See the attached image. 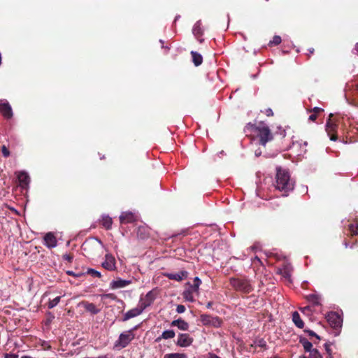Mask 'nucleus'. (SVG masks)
I'll return each instance as SVG.
<instances>
[{
    "label": "nucleus",
    "mask_w": 358,
    "mask_h": 358,
    "mask_svg": "<svg viewBox=\"0 0 358 358\" xmlns=\"http://www.w3.org/2000/svg\"><path fill=\"white\" fill-rule=\"evenodd\" d=\"M229 284L234 289L243 294H249L254 289L250 281L245 278H231Z\"/></svg>",
    "instance_id": "obj_2"
},
{
    "label": "nucleus",
    "mask_w": 358,
    "mask_h": 358,
    "mask_svg": "<svg viewBox=\"0 0 358 358\" xmlns=\"http://www.w3.org/2000/svg\"><path fill=\"white\" fill-rule=\"evenodd\" d=\"M171 326L177 327L180 330L182 331H187L189 327V324L182 318L173 320L171 323Z\"/></svg>",
    "instance_id": "obj_17"
},
{
    "label": "nucleus",
    "mask_w": 358,
    "mask_h": 358,
    "mask_svg": "<svg viewBox=\"0 0 358 358\" xmlns=\"http://www.w3.org/2000/svg\"><path fill=\"white\" fill-rule=\"evenodd\" d=\"M186 308L184 305H178L176 308V312L178 313H182L185 311Z\"/></svg>",
    "instance_id": "obj_45"
},
{
    "label": "nucleus",
    "mask_w": 358,
    "mask_h": 358,
    "mask_svg": "<svg viewBox=\"0 0 358 358\" xmlns=\"http://www.w3.org/2000/svg\"><path fill=\"white\" fill-rule=\"evenodd\" d=\"M86 273L99 278L101 277V273L94 268H87Z\"/></svg>",
    "instance_id": "obj_35"
},
{
    "label": "nucleus",
    "mask_w": 358,
    "mask_h": 358,
    "mask_svg": "<svg viewBox=\"0 0 358 358\" xmlns=\"http://www.w3.org/2000/svg\"><path fill=\"white\" fill-rule=\"evenodd\" d=\"M143 310L139 306L138 308H135L128 310L124 315L122 318V321H127L131 318L136 317L142 313Z\"/></svg>",
    "instance_id": "obj_16"
},
{
    "label": "nucleus",
    "mask_w": 358,
    "mask_h": 358,
    "mask_svg": "<svg viewBox=\"0 0 358 358\" xmlns=\"http://www.w3.org/2000/svg\"><path fill=\"white\" fill-rule=\"evenodd\" d=\"M101 266L107 271H115L117 267L114 256L111 254H106L104 257V261L101 264Z\"/></svg>",
    "instance_id": "obj_11"
},
{
    "label": "nucleus",
    "mask_w": 358,
    "mask_h": 358,
    "mask_svg": "<svg viewBox=\"0 0 358 358\" xmlns=\"http://www.w3.org/2000/svg\"><path fill=\"white\" fill-rule=\"evenodd\" d=\"M160 43L162 44V48H165L166 50H169V47H167V46L164 47V46L163 45L164 42H163V41H162V40H160Z\"/></svg>",
    "instance_id": "obj_53"
},
{
    "label": "nucleus",
    "mask_w": 358,
    "mask_h": 358,
    "mask_svg": "<svg viewBox=\"0 0 358 358\" xmlns=\"http://www.w3.org/2000/svg\"><path fill=\"white\" fill-rule=\"evenodd\" d=\"M175 335H176V334L173 330H172V329L166 330L162 334V335L160 336L157 337L155 339V341L159 342L162 339L166 340V339L173 338L175 337Z\"/></svg>",
    "instance_id": "obj_23"
},
{
    "label": "nucleus",
    "mask_w": 358,
    "mask_h": 358,
    "mask_svg": "<svg viewBox=\"0 0 358 358\" xmlns=\"http://www.w3.org/2000/svg\"><path fill=\"white\" fill-rule=\"evenodd\" d=\"M4 358H18V355L15 354H6Z\"/></svg>",
    "instance_id": "obj_48"
},
{
    "label": "nucleus",
    "mask_w": 358,
    "mask_h": 358,
    "mask_svg": "<svg viewBox=\"0 0 358 358\" xmlns=\"http://www.w3.org/2000/svg\"><path fill=\"white\" fill-rule=\"evenodd\" d=\"M193 34L194 36L198 39L200 43H203V39L201 38V36L203 34V31L201 27V22H196L195 24L194 25L193 29H192Z\"/></svg>",
    "instance_id": "obj_18"
},
{
    "label": "nucleus",
    "mask_w": 358,
    "mask_h": 358,
    "mask_svg": "<svg viewBox=\"0 0 358 358\" xmlns=\"http://www.w3.org/2000/svg\"><path fill=\"white\" fill-rule=\"evenodd\" d=\"M255 343L258 347L266 349V343L263 338L257 340Z\"/></svg>",
    "instance_id": "obj_40"
},
{
    "label": "nucleus",
    "mask_w": 358,
    "mask_h": 358,
    "mask_svg": "<svg viewBox=\"0 0 358 358\" xmlns=\"http://www.w3.org/2000/svg\"><path fill=\"white\" fill-rule=\"evenodd\" d=\"M308 50V52H309V53H310V54L308 55V57H310V54H313V53H314V51H315L314 48H309Z\"/></svg>",
    "instance_id": "obj_51"
},
{
    "label": "nucleus",
    "mask_w": 358,
    "mask_h": 358,
    "mask_svg": "<svg viewBox=\"0 0 358 358\" xmlns=\"http://www.w3.org/2000/svg\"><path fill=\"white\" fill-rule=\"evenodd\" d=\"M136 233L138 238L141 239H146L150 236V229L146 226H139Z\"/></svg>",
    "instance_id": "obj_21"
},
{
    "label": "nucleus",
    "mask_w": 358,
    "mask_h": 358,
    "mask_svg": "<svg viewBox=\"0 0 358 358\" xmlns=\"http://www.w3.org/2000/svg\"><path fill=\"white\" fill-rule=\"evenodd\" d=\"M300 310L302 312V313H306V311H309L310 310V306H306L304 308H300Z\"/></svg>",
    "instance_id": "obj_49"
},
{
    "label": "nucleus",
    "mask_w": 358,
    "mask_h": 358,
    "mask_svg": "<svg viewBox=\"0 0 358 358\" xmlns=\"http://www.w3.org/2000/svg\"><path fill=\"white\" fill-rule=\"evenodd\" d=\"M304 331L308 334L310 336H313L315 337L317 339L320 340V337L317 334H316L313 331L310 329H305Z\"/></svg>",
    "instance_id": "obj_42"
},
{
    "label": "nucleus",
    "mask_w": 358,
    "mask_h": 358,
    "mask_svg": "<svg viewBox=\"0 0 358 358\" xmlns=\"http://www.w3.org/2000/svg\"><path fill=\"white\" fill-rule=\"evenodd\" d=\"M281 43V38L280 36H274L273 39L270 41V45H277Z\"/></svg>",
    "instance_id": "obj_38"
},
{
    "label": "nucleus",
    "mask_w": 358,
    "mask_h": 358,
    "mask_svg": "<svg viewBox=\"0 0 358 358\" xmlns=\"http://www.w3.org/2000/svg\"><path fill=\"white\" fill-rule=\"evenodd\" d=\"M317 115L316 114H314V113H312L310 116H309V120L312 121V122H314L317 120Z\"/></svg>",
    "instance_id": "obj_47"
},
{
    "label": "nucleus",
    "mask_w": 358,
    "mask_h": 358,
    "mask_svg": "<svg viewBox=\"0 0 358 358\" xmlns=\"http://www.w3.org/2000/svg\"><path fill=\"white\" fill-rule=\"evenodd\" d=\"M209 358H221L215 354H209Z\"/></svg>",
    "instance_id": "obj_50"
},
{
    "label": "nucleus",
    "mask_w": 358,
    "mask_h": 358,
    "mask_svg": "<svg viewBox=\"0 0 358 358\" xmlns=\"http://www.w3.org/2000/svg\"><path fill=\"white\" fill-rule=\"evenodd\" d=\"M309 356L307 358H323L320 352L317 349H313L309 352Z\"/></svg>",
    "instance_id": "obj_36"
},
{
    "label": "nucleus",
    "mask_w": 358,
    "mask_h": 358,
    "mask_svg": "<svg viewBox=\"0 0 358 358\" xmlns=\"http://www.w3.org/2000/svg\"><path fill=\"white\" fill-rule=\"evenodd\" d=\"M324 348L329 355L327 358H331V350L330 348V344H329L327 343H325Z\"/></svg>",
    "instance_id": "obj_44"
},
{
    "label": "nucleus",
    "mask_w": 358,
    "mask_h": 358,
    "mask_svg": "<svg viewBox=\"0 0 358 358\" xmlns=\"http://www.w3.org/2000/svg\"><path fill=\"white\" fill-rule=\"evenodd\" d=\"M326 318L328 323L332 328L338 329L341 327L343 320L338 313L336 312H330L327 314Z\"/></svg>",
    "instance_id": "obj_9"
},
{
    "label": "nucleus",
    "mask_w": 358,
    "mask_h": 358,
    "mask_svg": "<svg viewBox=\"0 0 358 358\" xmlns=\"http://www.w3.org/2000/svg\"><path fill=\"white\" fill-rule=\"evenodd\" d=\"M1 151L4 157H8L10 156V151L5 145L1 147Z\"/></svg>",
    "instance_id": "obj_39"
},
{
    "label": "nucleus",
    "mask_w": 358,
    "mask_h": 358,
    "mask_svg": "<svg viewBox=\"0 0 358 358\" xmlns=\"http://www.w3.org/2000/svg\"><path fill=\"white\" fill-rule=\"evenodd\" d=\"M138 328L135 326L134 328L121 333L117 341L114 343L113 349L120 350L128 346L129 343L135 338L134 331Z\"/></svg>",
    "instance_id": "obj_3"
},
{
    "label": "nucleus",
    "mask_w": 358,
    "mask_h": 358,
    "mask_svg": "<svg viewBox=\"0 0 358 358\" xmlns=\"http://www.w3.org/2000/svg\"><path fill=\"white\" fill-rule=\"evenodd\" d=\"M63 259L69 262H72L73 259V255L72 254H64L63 256Z\"/></svg>",
    "instance_id": "obj_41"
},
{
    "label": "nucleus",
    "mask_w": 358,
    "mask_h": 358,
    "mask_svg": "<svg viewBox=\"0 0 358 358\" xmlns=\"http://www.w3.org/2000/svg\"><path fill=\"white\" fill-rule=\"evenodd\" d=\"M299 343L303 345L306 352H310L314 348H313V344L310 341H308L306 338L301 337L299 339Z\"/></svg>",
    "instance_id": "obj_27"
},
{
    "label": "nucleus",
    "mask_w": 358,
    "mask_h": 358,
    "mask_svg": "<svg viewBox=\"0 0 358 358\" xmlns=\"http://www.w3.org/2000/svg\"><path fill=\"white\" fill-rule=\"evenodd\" d=\"M266 116L271 117L273 115V113L271 108H268L262 111Z\"/></svg>",
    "instance_id": "obj_46"
},
{
    "label": "nucleus",
    "mask_w": 358,
    "mask_h": 358,
    "mask_svg": "<svg viewBox=\"0 0 358 358\" xmlns=\"http://www.w3.org/2000/svg\"><path fill=\"white\" fill-rule=\"evenodd\" d=\"M200 321L204 326L213 327L218 328L221 327L222 320L217 316H212L208 314H201L200 315Z\"/></svg>",
    "instance_id": "obj_7"
},
{
    "label": "nucleus",
    "mask_w": 358,
    "mask_h": 358,
    "mask_svg": "<svg viewBox=\"0 0 358 358\" xmlns=\"http://www.w3.org/2000/svg\"><path fill=\"white\" fill-rule=\"evenodd\" d=\"M131 282L130 280H122L121 278H117V280H113L110 282V287L112 289L123 288V287H125L127 285H130Z\"/></svg>",
    "instance_id": "obj_15"
},
{
    "label": "nucleus",
    "mask_w": 358,
    "mask_h": 358,
    "mask_svg": "<svg viewBox=\"0 0 358 358\" xmlns=\"http://www.w3.org/2000/svg\"><path fill=\"white\" fill-rule=\"evenodd\" d=\"M164 358H187V355L185 353L173 352L166 354Z\"/></svg>",
    "instance_id": "obj_32"
},
{
    "label": "nucleus",
    "mask_w": 358,
    "mask_h": 358,
    "mask_svg": "<svg viewBox=\"0 0 358 358\" xmlns=\"http://www.w3.org/2000/svg\"><path fill=\"white\" fill-rule=\"evenodd\" d=\"M259 144L265 145L267 142L273 140V134L269 127L263 122H260L255 128Z\"/></svg>",
    "instance_id": "obj_4"
},
{
    "label": "nucleus",
    "mask_w": 358,
    "mask_h": 358,
    "mask_svg": "<svg viewBox=\"0 0 358 358\" xmlns=\"http://www.w3.org/2000/svg\"><path fill=\"white\" fill-rule=\"evenodd\" d=\"M278 273L288 282H291V270L288 266H285L282 268L279 269Z\"/></svg>",
    "instance_id": "obj_25"
},
{
    "label": "nucleus",
    "mask_w": 358,
    "mask_h": 358,
    "mask_svg": "<svg viewBox=\"0 0 358 358\" xmlns=\"http://www.w3.org/2000/svg\"><path fill=\"white\" fill-rule=\"evenodd\" d=\"M213 306V302L212 301H209L207 305H206V308H210Z\"/></svg>",
    "instance_id": "obj_52"
},
{
    "label": "nucleus",
    "mask_w": 358,
    "mask_h": 358,
    "mask_svg": "<svg viewBox=\"0 0 358 358\" xmlns=\"http://www.w3.org/2000/svg\"><path fill=\"white\" fill-rule=\"evenodd\" d=\"M292 321L294 323V324L298 327V328H300V329H302L304 327V322H303V320H301L299 314L298 312L296 311H294L293 313H292Z\"/></svg>",
    "instance_id": "obj_24"
},
{
    "label": "nucleus",
    "mask_w": 358,
    "mask_h": 358,
    "mask_svg": "<svg viewBox=\"0 0 358 358\" xmlns=\"http://www.w3.org/2000/svg\"><path fill=\"white\" fill-rule=\"evenodd\" d=\"M355 50L358 52V43L356 44Z\"/></svg>",
    "instance_id": "obj_54"
},
{
    "label": "nucleus",
    "mask_w": 358,
    "mask_h": 358,
    "mask_svg": "<svg viewBox=\"0 0 358 358\" xmlns=\"http://www.w3.org/2000/svg\"><path fill=\"white\" fill-rule=\"evenodd\" d=\"M201 284V280L199 277H195L193 283L187 282L186 285L187 288L182 292L183 298L189 302L194 301V294L199 295V286Z\"/></svg>",
    "instance_id": "obj_5"
},
{
    "label": "nucleus",
    "mask_w": 358,
    "mask_h": 358,
    "mask_svg": "<svg viewBox=\"0 0 358 358\" xmlns=\"http://www.w3.org/2000/svg\"><path fill=\"white\" fill-rule=\"evenodd\" d=\"M348 230L350 236H353L358 234V224L357 223H350L348 224Z\"/></svg>",
    "instance_id": "obj_31"
},
{
    "label": "nucleus",
    "mask_w": 358,
    "mask_h": 358,
    "mask_svg": "<svg viewBox=\"0 0 358 358\" xmlns=\"http://www.w3.org/2000/svg\"><path fill=\"white\" fill-rule=\"evenodd\" d=\"M82 304L87 311L91 313L93 315H96L100 312V309L97 308L93 303L83 301Z\"/></svg>",
    "instance_id": "obj_22"
},
{
    "label": "nucleus",
    "mask_w": 358,
    "mask_h": 358,
    "mask_svg": "<svg viewBox=\"0 0 358 358\" xmlns=\"http://www.w3.org/2000/svg\"><path fill=\"white\" fill-rule=\"evenodd\" d=\"M101 245V241L98 239L87 240L83 243L82 250L85 256L92 257L96 255Z\"/></svg>",
    "instance_id": "obj_6"
},
{
    "label": "nucleus",
    "mask_w": 358,
    "mask_h": 358,
    "mask_svg": "<svg viewBox=\"0 0 358 358\" xmlns=\"http://www.w3.org/2000/svg\"><path fill=\"white\" fill-rule=\"evenodd\" d=\"M61 296H57L52 300H50L48 303V308L49 309L53 308L55 306H56L60 301Z\"/></svg>",
    "instance_id": "obj_34"
},
{
    "label": "nucleus",
    "mask_w": 358,
    "mask_h": 358,
    "mask_svg": "<svg viewBox=\"0 0 358 358\" xmlns=\"http://www.w3.org/2000/svg\"><path fill=\"white\" fill-rule=\"evenodd\" d=\"M0 112L3 116L7 119H9L13 116L12 108L8 103L0 105Z\"/></svg>",
    "instance_id": "obj_20"
},
{
    "label": "nucleus",
    "mask_w": 358,
    "mask_h": 358,
    "mask_svg": "<svg viewBox=\"0 0 358 358\" xmlns=\"http://www.w3.org/2000/svg\"><path fill=\"white\" fill-rule=\"evenodd\" d=\"M307 300L315 306H318L320 303V297L316 294H309L306 296Z\"/></svg>",
    "instance_id": "obj_33"
},
{
    "label": "nucleus",
    "mask_w": 358,
    "mask_h": 358,
    "mask_svg": "<svg viewBox=\"0 0 358 358\" xmlns=\"http://www.w3.org/2000/svg\"><path fill=\"white\" fill-rule=\"evenodd\" d=\"M157 295V290L156 289L150 290L146 294L144 298H141L139 301V306L144 310L154 302Z\"/></svg>",
    "instance_id": "obj_8"
},
{
    "label": "nucleus",
    "mask_w": 358,
    "mask_h": 358,
    "mask_svg": "<svg viewBox=\"0 0 358 358\" xmlns=\"http://www.w3.org/2000/svg\"><path fill=\"white\" fill-rule=\"evenodd\" d=\"M121 224L132 223L135 221V216L132 213H122L120 216Z\"/></svg>",
    "instance_id": "obj_19"
},
{
    "label": "nucleus",
    "mask_w": 358,
    "mask_h": 358,
    "mask_svg": "<svg viewBox=\"0 0 358 358\" xmlns=\"http://www.w3.org/2000/svg\"><path fill=\"white\" fill-rule=\"evenodd\" d=\"M101 224L105 229H110L113 224L112 218L108 215L103 216L101 219Z\"/></svg>",
    "instance_id": "obj_29"
},
{
    "label": "nucleus",
    "mask_w": 358,
    "mask_h": 358,
    "mask_svg": "<svg viewBox=\"0 0 358 358\" xmlns=\"http://www.w3.org/2000/svg\"><path fill=\"white\" fill-rule=\"evenodd\" d=\"M332 117H333V114L331 113L329 116L328 120L327 121L326 130L328 133V135L329 136L330 139L331 141H336L338 136L335 134V132L336 131L337 125L331 120Z\"/></svg>",
    "instance_id": "obj_10"
},
{
    "label": "nucleus",
    "mask_w": 358,
    "mask_h": 358,
    "mask_svg": "<svg viewBox=\"0 0 358 358\" xmlns=\"http://www.w3.org/2000/svg\"><path fill=\"white\" fill-rule=\"evenodd\" d=\"M66 274L69 275L76 277V278H80V277L85 275V273L83 272H81V271L75 272L73 271H67Z\"/></svg>",
    "instance_id": "obj_37"
},
{
    "label": "nucleus",
    "mask_w": 358,
    "mask_h": 358,
    "mask_svg": "<svg viewBox=\"0 0 358 358\" xmlns=\"http://www.w3.org/2000/svg\"><path fill=\"white\" fill-rule=\"evenodd\" d=\"M191 55L192 57V62L196 66L201 65L203 62V57L201 54L198 53L195 51L191 52Z\"/></svg>",
    "instance_id": "obj_26"
},
{
    "label": "nucleus",
    "mask_w": 358,
    "mask_h": 358,
    "mask_svg": "<svg viewBox=\"0 0 358 358\" xmlns=\"http://www.w3.org/2000/svg\"><path fill=\"white\" fill-rule=\"evenodd\" d=\"M323 111H324V110L322 108H319V107H315V108H313V109H311L310 110V112H311V113H313L314 114H316L317 115L319 113H322Z\"/></svg>",
    "instance_id": "obj_43"
},
{
    "label": "nucleus",
    "mask_w": 358,
    "mask_h": 358,
    "mask_svg": "<svg viewBox=\"0 0 358 358\" xmlns=\"http://www.w3.org/2000/svg\"><path fill=\"white\" fill-rule=\"evenodd\" d=\"M21 358H33V357H29V356H23Z\"/></svg>",
    "instance_id": "obj_55"
},
{
    "label": "nucleus",
    "mask_w": 358,
    "mask_h": 358,
    "mask_svg": "<svg viewBox=\"0 0 358 358\" xmlns=\"http://www.w3.org/2000/svg\"><path fill=\"white\" fill-rule=\"evenodd\" d=\"M164 275L169 280H174L176 281L180 282L187 278L188 272L186 271H181L177 273H165Z\"/></svg>",
    "instance_id": "obj_14"
},
{
    "label": "nucleus",
    "mask_w": 358,
    "mask_h": 358,
    "mask_svg": "<svg viewBox=\"0 0 358 358\" xmlns=\"http://www.w3.org/2000/svg\"><path fill=\"white\" fill-rule=\"evenodd\" d=\"M18 180L20 183V185H22V186L28 185V183L29 182V176L24 172H21L18 175Z\"/></svg>",
    "instance_id": "obj_28"
},
{
    "label": "nucleus",
    "mask_w": 358,
    "mask_h": 358,
    "mask_svg": "<svg viewBox=\"0 0 358 358\" xmlns=\"http://www.w3.org/2000/svg\"><path fill=\"white\" fill-rule=\"evenodd\" d=\"M101 300L103 303H105L104 300L106 299H111L113 301H116L117 302L123 303V301L119 299L117 296L113 293L104 294L101 295Z\"/></svg>",
    "instance_id": "obj_30"
},
{
    "label": "nucleus",
    "mask_w": 358,
    "mask_h": 358,
    "mask_svg": "<svg viewBox=\"0 0 358 358\" xmlns=\"http://www.w3.org/2000/svg\"><path fill=\"white\" fill-rule=\"evenodd\" d=\"M193 338H192L188 334H179L176 345L178 346L185 348L192 345L193 343Z\"/></svg>",
    "instance_id": "obj_12"
},
{
    "label": "nucleus",
    "mask_w": 358,
    "mask_h": 358,
    "mask_svg": "<svg viewBox=\"0 0 358 358\" xmlns=\"http://www.w3.org/2000/svg\"><path fill=\"white\" fill-rule=\"evenodd\" d=\"M45 245L49 248H52L57 246V241L54 234L52 232L47 233L43 238Z\"/></svg>",
    "instance_id": "obj_13"
},
{
    "label": "nucleus",
    "mask_w": 358,
    "mask_h": 358,
    "mask_svg": "<svg viewBox=\"0 0 358 358\" xmlns=\"http://www.w3.org/2000/svg\"><path fill=\"white\" fill-rule=\"evenodd\" d=\"M357 90H358V84H357Z\"/></svg>",
    "instance_id": "obj_56"
},
{
    "label": "nucleus",
    "mask_w": 358,
    "mask_h": 358,
    "mask_svg": "<svg viewBox=\"0 0 358 358\" xmlns=\"http://www.w3.org/2000/svg\"><path fill=\"white\" fill-rule=\"evenodd\" d=\"M294 182L288 171L278 167L276 169L275 187L280 191L288 192L294 189Z\"/></svg>",
    "instance_id": "obj_1"
}]
</instances>
